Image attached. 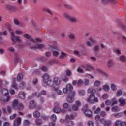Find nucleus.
<instances>
[{"label": "nucleus", "instance_id": "f257e3e1", "mask_svg": "<svg viewBox=\"0 0 126 126\" xmlns=\"http://www.w3.org/2000/svg\"><path fill=\"white\" fill-rule=\"evenodd\" d=\"M87 102L90 105H93L95 103H98L99 99L97 97H96V95L94 94H90L89 98L86 100Z\"/></svg>", "mask_w": 126, "mask_h": 126}, {"label": "nucleus", "instance_id": "f03ea898", "mask_svg": "<svg viewBox=\"0 0 126 126\" xmlns=\"http://www.w3.org/2000/svg\"><path fill=\"white\" fill-rule=\"evenodd\" d=\"M63 15L66 19H67L69 22L71 23H77L78 22V20L75 17L71 16L67 13H63Z\"/></svg>", "mask_w": 126, "mask_h": 126}, {"label": "nucleus", "instance_id": "7ed1b4c3", "mask_svg": "<svg viewBox=\"0 0 126 126\" xmlns=\"http://www.w3.org/2000/svg\"><path fill=\"white\" fill-rule=\"evenodd\" d=\"M11 40L13 45H15L17 42H21L22 41L20 36H15V34L12 32H11Z\"/></svg>", "mask_w": 126, "mask_h": 126}, {"label": "nucleus", "instance_id": "20e7f679", "mask_svg": "<svg viewBox=\"0 0 126 126\" xmlns=\"http://www.w3.org/2000/svg\"><path fill=\"white\" fill-rule=\"evenodd\" d=\"M100 124L103 125V126H111L113 124L112 120H106L105 118H101L99 120Z\"/></svg>", "mask_w": 126, "mask_h": 126}, {"label": "nucleus", "instance_id": "39448f33", "mask_svg": "<svg viewBox=\"0 0 126 126\" xmlns=\"http://www.w3.org/2000/svg\"><path fill=\"white\" fill-rule=\"evenodd\" d=\"M73 89V87L71 85L68 84L66 85V89H63V93L64 94H67L69 91H71Z\"/></svg>", "mask_w": 126, "mask_h": 126}, {"label": "nucleus", "instance_id": "423d86ee", "mask_svg": "<svg viewBox=\"0 0 126 126\" xmlns=\"http://www.w3.org/2000/svg\"><path fill=\"white\" fill-rule=\"evenodd\" d=\"M102 3L103 4L106 5L108 3H112V4H116V3H118V2L116 0H101Z\"/></svg>", "mask_w": 126, "mask_h": 126}, {"label": "nucleus", "instance_id": "0eeeda50", "mask_svg": "<svg viewBox=\"0 0 126 126\" xmlns=\"http://www.w3.org/2000/svg\"><path fill=\"white\" fill-rule=\"evenodd\" d=\"M49 49L52 51L54 57H57L59 56V49H56L53 46H49Z\"/></svg>", "mask_w": 126, "mask_h": 126}, {"label": "nucleus", "instance_id": "6e6552de", "mask_svg": "<svg viewBox=\"0 0 126 126\" xmlns=\"http://www.w3.org/2000/svg\"><path fill=\"white\" fill-rule=\"evenodd\" d=\"M18 98L21 100H25L26 99V94L23 91L20 92L18 94Z\"/></svg>", "mask_w": 126, "mask_h": 126}, {"label": "nucleus", "instance_id": "1a4fd4ad", "mask_svg": "<svg viewBox=\"0 0 126 126\" xmlns=\"http://www.w3.org/2000/svg\"><path fill=\"white\" fill-rule=\"evenodd\" d=\"M115 66V63H114V60L113 59H110L107 61V67L108 68H111V67H114Z\"/></svg>", "mask_w": 126, "mask_h": 126}, {"label": "nucleus", "instance_id": "9d476101", "mask_svg": "<svg viewBox=\"0 0 126 126\" xmlns=\"http://www.w3.org/2000/svg\"><path fill=\"white\" fill-rule=\"evenodd\" d=\"M53 82L56 84V85H57V86H59V85H61V83L62 82V81L60 78L58 77H55L53 79Z\"/></svg>", "mask_w": 126, "mask_h": 126}, {"label": "nucleus", "instance_id": "9b49d317", "mask_svg": "<svg viewBox=\"0 0 126 126\" xmlns=\"http://www.w3.org/2000/svg\"><path fill=\"white\" fill-rule=\"evenodd\" d=\"M42 78L43 79L44 83H47L48 80L50 79V75L48 73H45L43 75Z\"/></svg>", "mask_w": 126, "mask_h": 126}, {"label": "nucleus", "instance_id": "f8f14e48", "mask_svg": "<svg viewBox=\"0 0 126 126\" xmlns=\"http://www.w3.org/2000/svg\"><path fill=\"white\" fill-rule=\"evenodd\" d=\"M21 124V117H18L14 122V126H19Z\"/></svg>", "mask_w": 126, "mask_h": 126}, {"label": "nucleus", "instance_id": "ddd939ff", "mask_svg": "<svg viewBox=\"0 0 126 126\" xmlns=\"http://www.w3.org/2000/svg\"><path fill=\"white\" fill-rule=\"evenodd\" d=\"M42 11L43 12H46L47 13H48L50 15H53V12L51 10V9H49L48 7H43L42 8Z\"/></svg>", "mask_w": 126, "mask_h": 126}, {"label": "nucleus", "instance_id": "4468645a", "mask_svg": "<svg viewBox=\"0 0 126 126\" xmlns=\"http://www.w3.org/2000/svg\"><path fill=\"white\" fill-rule=\"evenodd\" d=\"M84 113L86 117L88 118H92V112L90 110H84Z\"/></svg>", "mask_w": 126, "mask_h": 126}, {"label": "nucleus", "instance_id": "2eb2a0df", "mask_svg": "<svg viewBox=\"0 0 126 126\" xmlns=\"http://www.w3.org/2000/svg\"><path fill=\"white\" fill-rule=\"evenodd\" d=\"M119 103H120V107H124L126 105V100L124 98L121 97L119 99Z\"/></svg>", "mask_w": 126, "mask_h": 126}, {"label": "nucleus", "instance_id": "dca6fc26", "mask_svg": "<svg viewBox=\"0 0 126 126\" xmlns=\"http://www.w3.org/2000/svg\"><path fill=\"white\" fill-rule=\"evenodd\" d=\"M88 93L90 94H94V95L96 93V91L95 88H93L92 87H90L88 90Z\"/></svg>", "mask_w": 126, "mask_h": 126}, {"label": "nucleus", "instance_id": "f3484780", "mask_svg": "<svg viewBox=\"0 0 126 126\" xmlns=\"http://www.w3.org/2000/svg\"><path fill=\"white\" fill-rule=\"evenodd\" d=\"M32 97H36L37 98H39L41 97V94L38 92H35L34 93L32 94V96H29V99H32Z\"/></svg>", "mask_w": 126, "mask_h": 126}, {"label": "nucleus", "instance_id": "a211bd4d", "mask_svg": "<svg viewBox=\"0 0 126 126\" xmlns=\"http://www.w3.org/2000/svg\"><path fill=\"white\" fill-rule=\"evenodd\" d=\"M6 7L8 10H10V11H16L17 10V9L15 7H13L10 5H7Z\"/></svg>", "mask_w": 126, "mask_h": 126}, {"label": "nucleus", "instance_id": "6ab92c4d", "mask_svg": "<svg viewBox=\"0 0 126 126\" xmlns=\"http://www.w3.org/2000/svg\"><path fill=\"white\" fill-rule=\"evenodd\" d=\"M23 37L24 38H26V39H30V41H32V42H35V40H34V39L32 38H31L30 35L28 34H24Z\"/></svg>", "mask_w": 126, "mask_h": 126}, {"label": "nucleus", "instance_id": "aec40b11", "mask_svg": "<svg viewBox=\"0 0 126 126\" xmlns=\"http://www.w3.org/2000/svg\"><path fill=\"white\" fill-rule=\"evenodd\" d=\"M33 117H34L36 119H38V118H40V117H41V114L38 111H34L33 113Z\"/></svg>", "mask_w": 126, "mask_h": 126}, {"label": "nucleus", "instance_id": "412c9836", "mask_svg": "<svg viewBox=\"0 0 126 126\" xmlns=\"http://www.w3.org/2000/svg\"><path fill=\"white\" fill-rule=\"evenodd\" d=\"M85 69L86 71H90L91 70H95V68L92 65H87Z\"/></svg>", "mask_w": 126, "mask_h": 126}, {"label": "nucleus", "instance_id": "4be33fe9", "mask_svg": "<svg viewBox=\"0 0 126 126\" xmlns=\"http://www.w3.org/2000/svg\"><path fill=\"white\" fill-rule=\"evenodd\" d=\"M30 106L31 108H36V107H37V104H36V102H35V101L32 100L30 102Z\"/></svg>", "mask_w": 126, "mask_h": 126}, {"label": "nucleus", "instance_id": "5701e85b", "mask_svg": "<svg viewBox=\"0 0 126 126\" xmlns=\"http://www.w3.org/2000/svg\"><path fill=\"white\" fill-rule=\"evenodd\" d=\"M119 60L121 63H126V57H125L124 55L120 56L119 57Z\"/></svg>", "mask_w": 126, "mask_h": 126}, {"label": "nucleus", "instance_id": "b1692460", "mask_svg": "<svg viewBox=\"0 0 126 126\" xmlns=\"http://www.w3.org/2000/svg\"><path fill=\"white\" fill-rule=\"evenodd\" d=\"M113 116L114 117V118H121V117L123 116V113L119 112L118 113H114L113 114Z\"/></svg>", "mask_w": 126, "mask_h": 126}, {"label": "nucleus", "instance_id": "393cba45", "mask_svg": "<svg viewBox=\"0 0 126 126\" xmlns=\"http://www.w3.org/2000/svg\"><path fill=\"white\" fill-rule=\"evenodd\" d=\"M112 112H120V108L117 106H113L111 108Z\"/></svg>", "mask_w": 126, "mask_h": 126}, {"label": "nucleus", "instance_id": "a878e982", "mask_svg": "<svg viewBox=\"0 0 126 126\" xmlns=\"http://www.w3.org/2000/svg\"><path fill=\"white\" fill-rule=\"evenodd\" d=\"M53 90H54V91H57L58 95H62L63 94V92H62V91L60 90L59 88H55V87H53Z\"/></svg>", "mask_w": 126, "mask_h": 126}, {"label": "nucleus", "instance_id": "bb28decb", "mask_svg": "<svg viewBox=\"0 0 126 126\" xmlns=\"http://www.w3.org/2000/svg\"><path fill=\"white\" fill-rule=\"evenodd\" d=\"M101 85V81L99 80H96L94 81V87H98V86H100Z\"/></svg>", "mask_w": 126, "mask_h": 126}, {"label": "nucleus", "instance_id": "cd10ccee", "mask_svg": "<svg viewBox=\"0 0 126 126\" xmlns=\"http://www.w3.org/2000/svg\"><path fill=\"white\" fill-rule=\"evenodd\" d=\"M74 119V115L73 114L68 115L67 114L66 115V120H73Z\"/></svg>", "mask_w": 126, "mask_h": 126}, {"label": "nucleus", "instance_id": "c85d7f7f", "mask_svg": "<svg viewBox=\"0 0 126 126\" xmlns=\"http://www.w3.org/2000/svg\"><path fill=\"white\" fill-rule=\"evenodd\" d=\"M53 112L54 113H56V114H59L61 112V108L58 107H55L53 109Z\"/></svg>", "mask_w": 126, "mask_h": 126}, {"label": "nucleus", "instance_id": "c756f323", "mask_svg": "<svg viewBox=\"0 0 126 126\" xmlns=\"http://www.w3.org/2000/svg\"><path fill=\"white\" fill-rule=\"evenodd\" d=\"M111 104L112 107H113V106H114V105H117V104H118V100H117V99L116 98H112L111 99Z\"/></svg>", "mask_w": 126, "mask_h": 126}, {"label": "nucleus", "instance_id": "7c9ffc66", "mask_svg": "<svg viewBox=\"0 0 126 126\" xmlns=\"http://www.w3.org/2000/svg\"><path fill=\"white\" fill-rule=\"evenodd\" d=\"M102 88L104 91H106V92L109 91L110 90V86L108 85H104L103 86Z\"/></svg>", "mask_w": 126, "mask_h": 126}, {"label": "nucleus", "instance_id": "2f4dec72", "mask_svg": "<svg viewBox=\"0 0 126 126\" xmlns=\"http://www.w3.org/2000/svg\"><path fill=\"white\" fill-rule=\"evenodd\" d=\"M44 84L46 85H48L49 86H53V85H54V83L50 79L48 80L47 82L44 83Z\"/></svg>", "mask_w": 126, "mask_h": 126}, {"label": "nucleus", "instance_id": "473e14b6", "mask_svg": "<svg viewBox=\"0 0 126 126\" xmlns=\"http://www.w3.org/2000/svg\"><path fill=\"white\" fill-rule=\"evenodd\" d=\"M23 108H24V106H23V104L21 103H19L17 106V109L19 111H22L23 110Z\"/></svg>", "mask_w": 126, "mask_h": 126}, {"label": "nucleus", "instance_id": "72a5a7b5", "mask_svg": "<svg viewBox=\"0 0 126 126\" xmlns=\"http://www.w3.org/2000/svg\"><path fill=\"white\" fill-rule=\"evenodd\" d=\"M73 97L70 96L69 95H68V97L67 98V101L68 103H73Z\"/></svg>", "mask_w": 126, "mask_h": 126}, {"label": "nucleus", "instance_id": "f704fd0d", "mask_svg": "<svg viewBox=\"0 0 126 126\" xmlns=\"http://www.w3.org/2000/svg\"><path fill=\"white\" fill-rule=\"evenodd\" d=\"M17 105H18V100L17 99H15L12 103V107L15 108Z\"/></svg>", "mask_w": 126, "mask_h": 126}, {"label": "nucleus", "instance_id": "c9c22d12", "mask_svg": "<svg viewBox=\"0 0 126 126\" xmlns=\"http://www.w3.org/2000/svg\"><path fill=\"white\" fill-rule=\"evenodd\" d=\"M10 100V96H8L7 97V99H5L3 98H1V102H3V103H6L7 102H8Z\"/></svg>", "mask_w": 126, "mask_h": 126}, {"label": "nucleus", "instance_id": "e433bc0d", "mask_svg": "<svg viewBox=\"0 0 126 126\" xmlns=\"http://www.w3.org/2000/svg\"><path fill=\"white\" fill-rule=\"evenodd\" d=\"M122 94H123V91L121 90H118L116 93L117 97H120L122 96Z\"/></svg>", "mask_w": 126, "mask_h": 126}, {"label": "nucleus", "instance_id": "4c0bfd02", "mask_svg": "<svg viewBox=\"0 0 126 126\" xmlns=\"http://www.w3.org/2000/svg\"><path fill=\"white\" fill-rule=\"evenodd\" d=\"M12 87L14 88V89H17V84L15 83V78L13 79Z\"/></svg>", "mask_w": 126, "mask_h": 126}, {"label": "nucleus", "instance_id": "58836bf2", "mask_svg": "<svg viewBox=\"0 0 126 126\" xmlns=\"http://www.w3.org/2000/svg\"><path fill=\"white\" fill-rule=\"evenodd\" d=\"M2 93L3 95L6 96V95H8V90L6 89H4L2 90Z\"/></svg>", "mask_w": 126, "mask_h": 126}, {"label": "nucleus", "instance_id": "ea45409f", "mask_svg": "<svg viewBox=\"0 0 126 126\" xmlns=\"http://www.w3.org/2000/svg\"><path fill=\"white\" fill-rule=\"evenodd\" d=\"M29 125H30V121H29V120H25L24 121V126H28Z\"/></svg>", "mask_w": 126, "mask_h": 126}, {"label": "nucleus", "instance_id": "a19ab883", "mask_svg": "<svg viewBox=\"0 0 126 126\" xmlns=\"http://www.w3.org/2000/svg\"><path fill=\"white\" fill-rule=\"evenodd\" d=\"M66 57V54L64 52H61V55L59 57V59H64Z\"/></svg>", "mask_w": 126, "mask_h": 126}, {"label": "nucleus", "instance_id": "79ce46f5", "mask_svg": "<svg viewBox=\"0 0 126 126\" xmlns=\"http://www.w3.org/2000/svg\"><path fill=\"white\" fill-rule=\"evenodd\" d=\"M17 79L18 81H20L21 79H23V75L22 74H19L17 76Z\"/></svg>", "mask_w": 126, "mask_h": 126}, {"label": "nucleus", "instance_id": "37998d69", "mask_svg": "<svg viewBox=\"0 0 126 126\" xmlns=\"http://www.w3.org/2000/svg\"><path fill=\"white\" fill-rule=\"evenodd\" d=\"M111 88L113 91H116V90H117V86L115 85V84H111Z\"/></svg>", "mask_w": 126, "mask_h": 126}, {"label": "nucleus", "instance_id": "c03bdc74", "mask_svg": "<svg viewBox=\"0 0 126 126\" xmlns=\"http://www.w3.org/2000/svg\"><path fill=\"white\" fill-rule=\"evenodd\" d=\"M84 84L86 86L87 85H89L90 82H89V79H85L84 80Z\"/></svg>", "mask_w": 126, "mask_h": 126}, {"label": "nucleus", "instance_id": "a18cd8bd", "mask_svg": "<svg viewBox=\"0 0 126 126\" xmlns=\"http://www.w3.org/2000/svg\"><path fill=\"white\" fill-rule=\"evenodd\" d=\"M51 120L53 121V122H55V121H57V116L55 114H53L50 118Z\"/></svg>", "mask_w": 126, "mask_h": 126}, {"label": "nucleus", "instance_id": "49530a36", "mask_svg": "<svg viewBox=\"0 0 126 126\" xmlns=\"http://www.w3.org/2000/svg\"><path fill=\"white\" fill-rule=\"evenodd\" d=\"M36 124L37 126H41L42 125V121L40 119H37L36 120Z\"/></svg>", "mask_w": 126, "mask_h": 126}, {"label": "nucleus", "instance_id": "de8ad7c7", "mask_svg": "<svg viewBox=\"0 0 126 126\" xmlns=\"http://www.w3.org/2000/svg\"><path fill=\"white\" fill-rule=\"evenodd\" d=\"M84 84L83 81L81 79H80L77 82L78 86H82Z\"/></svg>", "mask_w": 126, "mask_h": 126}, {"label": "nucleus", "instance_id": "09e8293b", "mask_svg": "<svg viewBox=\"0 0 126 126\" xmlns=\"http://www.w3.org/2000/svg\"><path fill=\"white\" fill-rule=\"evenodd\" d=\"M88 40L89 41H90V42L93 43V44H95L96 43V40L92 37H89L88 38Z\"/></svg>", "mask_w": 126, "mask_h": 126}, {"label": "nucleus", "instance_id": "8fccbe9b", "mask_svg": "<svg viewBox=\"0 0 126 126\" xmlns=\"http://www.w3.org/2000/svg\"><path fill=\"white\" fill-rule=\"evenodd\" d=\"M79 93L81 96H84L85 95V91L83 90H80Z\"/></svg>", "mask_w": 126, "mask_h": 126}, {"label": "nucleus", "instance_id": "3c124183", "mask_svg": "<svg viewBox=\"0 0 126 126\" xmlns=\"http://www.w3.org/2000/svg\"><path fill=\"white\" fill-rule=\"evenodd\" d=\"M105 104L106 105V106H110L111 105L112 106V100H107L105 101Z\"/></svg>", "mask_w": 126, "mask_h": 126}, {"label": "nucleus", "instance_id": "603ef678", "mask_svg": "<svg viewBox=\"0 0 126 126\" xmlns=\"http://www.w3.org/2000/svg\"><path fill=\"white\" fill-rule=\"evenodd\" d=\"M13 21H14V23L15 25L18 26L20 24V23L19 22V20H18L17 19H14Z\"/></svg>", "mask_w": 126, "mask_h": 126}, {"label": "nucleus", "instance_id": "864d4df0", "mask_svg": "<svg viewBox=\"0 0 126 126\" xmlns=\"http://www.w3.org/2000/svg\"><path fill=\"white\" fill-rule=\"evenodd\" d=\"M16 117H17V114L15 113L10 116V120H14Z\"/></svg>", "mask_w": 126, "mask_h": 126}, {"label": "nucleus", "instance_id": "5fc2aeb1", "mask_svg": "<svg viewBox=\"0 0 126 126\" xmlns=\"http://www.w3.org/2000/svg\"><path fill=\"white\" fill-rule=\"evenodd\" d=\"M100 111H101V108H100V107H98L94 111V114H99V113H100Z\"/></svg>", "mask_w": 126, "mask_h": 126}, {"label": "nucleus", "instance_id": "6e6d98bb", "mask_svg": "<svg viewBox=\"0 0 126 126\" xmlns=\"http://www.w3.org/2000/svg\"><path fill=\"white\" fill-rule=\"evenodd\" d=\"M68 96H70V97H74L75 96V92H71L69 94Z\"/></svg>", "mask_w": 126, "mask_h": 126}, {"label": "nucleus", "instance_id": "4d7b16f0", "mask_svg": "<svg viewBox=\"0 0 126 126\" xmlns=\"http://www.w3.org/2000/svg\"><path fill=\"white\" fill-rule=\"evenodd\" d=\"M101 117H104L107 116V113L105 111H101L100 114Z\"/></svg>", "mask_w": 126, "mask_h": 126}, {"label": "nucleus", "instance_id": "13d9d810", "mask_svg": "<svg viewBox=\"0 0 126 126\" xmlns=\"http://www.w3.org/2000/svg\"><path fill=\"white\" fill-rule=\"evenodd\" d=\"M86 44L87 47H92V43H91L90 40L87 41Z\"/></svg>", "mask_w": 126, "mask_h": 126}, {"label": "nucleus", "instance_id": "bf43d9fd", "mask_svg": "<svg viewBox=\"0 0 126 126\" xmlns=\"http://www.w3.org/2000/svg\"><path fill=\"white\" fill-rule=\"evenodd\" d=\"M72 109L73 111H78L79 107H78L76 105H74L72 106Z\"/></svg>", "mask_w": 126, "mask_h": 126}, {"label": "nucleus", "instance_id": "052dcab7", "mask_svg": "<svg viewBox=\"0 0 126 126\" xmlns=\"http://www.w3.org/2000/svg\"><path fill=\"white\" fill-rule=\"evenodd\" d=\"M47 64H48V65H49L50 66H52V65H53V64H54V61H53V60L49 61L48 62Z\"/></svg>", "mask_w": 126, "mask_h": 126}, {"label": "nucleus", "instance_id": "680f3d73", "mask_svg": "<svg viewBox=\"0 0 126 126\" xmlns=\"http://www.w3.org/2000/svg\"><path fill=\"white\" fill-rule=\"evenodd\" d=\"M75 105L78 107L79 108L81 106V102L79 101H76L75 102Z\"/></svg>", "mask_w": 126, "mask_h": 126}, {"label": "nucleus", "instance_id": "e2e57ef3", "mask_svg": "<svg viewBox=\"0 0 126 126\" xmlns=\"http://www.w3.org/2000/svg\"><path fill=\"white\" fill-rule=\"evenodd\" d=\"M37 49H43V48H45L44 44H37Z\"/></svg>", "mask_w": 126, "mask_h": 126}, {"label": "nucleus", "instance_id": "0e129e2a", "mask_svg": "<svg viewBox=\"0 0 126 126\" xmlns=\"http://www.w3.org/2000/svg\"><path fill=\"white\" fill-rule=\"evenodd\" d=\"M69 39H70V40H75V36L73 34H70L69 35Z\"/></svg>", "mask_w": 126, "mask_h": 126}, {"label": "nucleus", "instance_id": "69168bd1", "mask_svg": "<svg viewBox=\"0 0 126 126\" xmlns=\"http://www.w3.org/2000/svg\"><path fill=\"white\" fill-rule=\"evenodd\" d=\"M64 6L65 8H66V9H69V10L72 9V7H71V6H69L68 5L64 4Z\"/></svg>", "mask_w": 126, "mask_h": 126}, {"label": "nucleus", "instance_id": "338daca9", "mask_svg": "<svg viewBox=\"0 0 126 126\" xmlns=\"http://www.w3.org/2000/svg\"><path fill=\"white\" fill-rule=\"evenodd\" d=\"M77 72H78L79 73H84V71H83V70H82V69H81V68H78L77 69Z\"/></svg>", "mask_w": 126, "mask_h": 126}, {"label": "nucleus", "instance_id": "774afa93", "mask_svg": "<svg viewBox=\"0 0 126 126\" xmlns=\"http://www.w3.org/2000/svg\"><path fill=\"white\" fill-rule=\"evenodd\" d=\"M88 126H94V123L92 121H88Z\"/></svg>", "mask_w": 126, "mask_h": 126}]
</instances>
